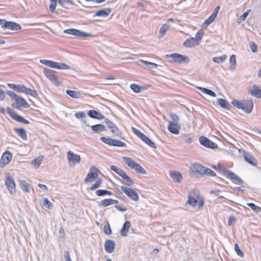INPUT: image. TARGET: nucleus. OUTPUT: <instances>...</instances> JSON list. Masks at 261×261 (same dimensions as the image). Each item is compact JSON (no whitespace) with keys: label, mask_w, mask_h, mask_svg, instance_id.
<instances>
[{"label":"nucleus","mask_w":261,"mask_h":261,"mask_svg":"<svg viewBox=\"0 0 261 261\" xmlns=\"http://www.w3.org/2000/svg\"><path fill=\"white\" fill-rule=\"evenodd\" d=\"M122 159L125 164L130 168L134 169L137 173L141 174H146V170L133 159L126 156H123Z\"/></svg>","instance_id":"f257e3e1"},{"label":"nucleus","mask_w":261,"mask_h":261,"mask_svg":"<svg viewBox=\"0 0 261 261\" xmlns=\"http://www.w3.org/2000/svg\"><path fill=\"white\" fill-rule=\"evenodd\" d=\"M165 58L170 59V62H174L178 63H189L190 62L188 57L177 53L166 55Z\"/></svg>","instance_id":"f03ea898"},{"label":"nucleus","mask_w":261,"mask_h":261,"mask_svg":"<svg viewBox=\"0 0 261 261\" xmlns=\"http://www.w3.org/2000/svg\"><path fill=\"white\" fill-rule=\"evenodd\" d=\"M40 62L47 66L58 69H69L70 67L64 63H58L50 60H41Z\"/></svg>","instance_id":"7ed1b4c3"},{"label":"nucleus","mask_w":261,"mask_h":261,"mask_svg":"<svg viewBox=\"0 0 261 261\" xmlns=\"http://www.w3.org/2000/svg\"><path fill=\"white\" fill-rule=\"evenodd\" d=\"M43 72L53 84L57 86L60 85L61 83L59 81L58 76L56 74V71L45 68L43 69Z\"/></svg>","instance_id":"20e7f679"},{"label":"nucleus","mask_w":261,"mask_h":261,"mask_svg":"<svg viewBox=\"0 0 261 261\" xmlns=\"http://www.w3.org/2000/svg\"><path fill=\"white\" fill-rule=\"evenodd\" d=\"M5 185L11 194H15L16 192V185L14 178L10 174L6 175Z\"/></svg>","instance_id":"39448f33"},{"label":"nucleus","mask_w":261,"mask_h":261,"mask_svg":"<svg viewBox=\"0 0 261 261\" xmlns=\"http://www.w3.org/2000/svg\"><path fill=\"white\" fill-rule=\"evenodd\" d=\"M7 111L10 117L15 121L25 124H28L30 123L28 120L23 118L22 116L19 115L16 112L12 110L11 108H7Z\"/></svg>","instance_id":"423d86ee"},{"label":"nucleus","mask_w":261,"mask_h":261,"mask_svg":"<svg viewBox=\"0 0 261 261\" xmlns=\"http://www.w3.org/2000/svg\"><path fill=\"white\" fill-rule=\"evenodd\" d=\"M239 151L241 153L245 161L253 166L257 167V161L254 157L251 155L244 150L239 149Z\"/></svg>","instance_id":"0eeeda50"},{"label":"nucleus","mask_w":261,"mask_h":261,"mask_svg":"<svg viewBox=\"0 0 261 261\" xmlns=\"http://www.w3.org/2000/svg\"><path fill=\"white\" fill-rule=\"evenodd\" d=\"M122 191L133 201H137L139 199V196L137 193L132 189L122 186L120 187Z\"/></svg>","instance_id":"6e6552de"},{"label":"nucleus","mask_w":261,"mask_h":261,"mask_svg":"<svg viewBox=\"0 0 261 261\" xmlns=\"http://www.w3.org/2000/svg\"><path fill=\"white\" fill-rule=\"evenodd\" d=\"M105 121L108 127L111 129V132L114 134L115 136L119 138L122 137V132L114 123L110 121L108 118H106Z\"/></svg>","instance_id":"1a4fd4ad"},{"label":"nucleus","mask_w":261,"mask_h":261,"mask_svg":"<svg viewBox=\"0 0 261 261\" xmlns=\"http://www.w3.org/2000/svg\"><path fill=\"white\" fill-rule=\"evenodd\" d=\"M65 33L69 34L77 37H90L92 36V34L88 33L75 29H69L64 31Z\"/></svg>","instance_id":"9d476101"},{"label":"nucleus","mask_w":261,"mask_h":261,"mask_svg":"<svg viewBox=\"0 0 261 261\" xmlns=\"http://www.w3.org/2000/svg\"><path fill=\"white\" fill-rule=\"evenodd\" d=\"M98 169L94 166H92L90 168V170L86 178L84 179L85 183L92 182L93 179L96 178L98 176Z\"/></svg>","instance_id":"9b49d317"},{"label":"nucleus","mask_w":261,"mask_h":261,"mask_svg":"<svg viewBox=\"0 0 261 261\" xmlns=\"http://www.w3.org/2000/svg\"><path fill=\"white\" fill-rule=\"evenodd\" d=\"M200 143L205 147L215 149L218 147V145L216 143L212 142L207 138L204 136H201L199 138Z\"/></svg>","instance_id":"f8f14e48"},{"label":"nucleus","mask_w":261,"mask_h":261,"mask_svg":"<svg viewBox=\"0 0 261 261\" xmlns=\"http://www.w3.org/2000/svg\"><path fill=\"white\" fill-rule=\"evenodd\" d=\"M2 28L7 29L11 30H19L21 29L20 24L15 23L13 21H5L3 22V24H1Z\"/></svg>","instance_id":"ddd939ff"},{"label":"nucleus","mask_w":261,"mask_h":261,"mask_svg":"<svg viewBox=\"0 0 261 261\" xmlns=\"http://www.w3.org/2000/svg\"><path fill=\"white\" fill-rule=\"evenodd\" d=\"M13 106L16 109H19L20 108L27 109L30 107V105L24 98H21L18 96V97L15 99V103L13 104Z\"/></svg>","instance_id":"4468645a"},{"label":"nucleus","mask_w":261,"mask_h":261,"mask_svg":"<svg viewBox=\"0 0 261 261\" xmlns=\"http://www.w3.org/2000/svg\"><path fill=\"white\" fill-rule=\"evenodd\" d=\"M197 204L198 207H201L204 205V202L203 200L198 201L197 199L193 197L190 194H189L188 195V200L186 202V204H189L192 206H195Z\"/></svg>","instance_id":"2eb2a0df"},{"label":"nucleus","mask_w":261,"mask_h":261,"mask_svg":"<svg viewBox=\"0 0 261 261\" xmlns=\"http://www.w3.org/2000/svg\"><path fill=\"white\" fill-rule=\"evenodd\" d=\"M225 176L227 178H229L236 184L241 185L243 182L242 179L231 171L229 170L228 171H226Z\"/></svg>","instance_id":"dca6fc26"},{"label":"nucleus","mask_w":261,"mask_h":261,"mask_svg":"<svg viewBox=\"0 0 261 261\" xmlns=\"http://www.w3.org/2000/svg\"><path fill=\"white\" fill-rule=\"evenodd\" d=\"M205 167L199 164H194L191 168V172L196 174L203 175Z\"/></svg>","instance_id":"f3484780"},{"label":"nucleus","mask_w":261,"mask_h":261,"mask_svg":"<svg viewBox=\"0 0 261 261\" xmlns=\"http://www.w3.org/2000/svg\"><path fill=\"white\" fill-rule=\"evenodd\" d=\"M253 103L252 100H246L243 101V108L242 109L245 112L250 114L253 109Z\"/></svg>","instance_id":"a211bd4d"},{"label":"nucleus","mask_w":261,"mask_h":261,"mask_svg":"<svg viewBox=\"0 0 261 261\" xmlns=\"http://www.w3.org/2000/svg\"><path fill=\"white\" fill-rule=\"evenodd\" d=\"M250 94L257 98H261V89L256 85H253L249 89Z\"/></svg>","instance_id":"6ab92c4d"},{"label":"nucleus","mask_w":261,"mask_h":261,"mask_svg":"<svg viewBox=\"0 0 261 261\" xmlns=\"http://www.w3.org/2000/svg\"><path fill=\"white\" fill-rule=\"evenodd\" d=\"M67 158L69 162L78 164L81 161V156L77 154L74 153L71 151L67 152Z\"/></svg>","instance_id":"aec40b11"},{"label":"nucleus","mask_w":261,"mask_h":261,"mask_svg":"<svg viewBox=\"0 0 261 261\" xmlns=\"http://www.w3.org/2000/svg\"><path fill=\"white\" fill-rule=\"evenodd\" d=\"M115 243L111 240H107L105 243V248L106 251L109 253H112L115 249Z\"/></svg>","instance_id":"412c9836"},{"label":"nucleus","mask_w":261,"mask_h":261,"mask_svg":"<svg viewBox=\"0 0 261 261\" xmlns=\"http://www.w3.org/2000/svg\"><path fill=\"white\" fill-rule=\"evenodd\" d=\"M168 129L170 133L176 135L179 134L180 125L178 123H169Z\"/></svg>","instance_id":"4be33fe9"},{"label":"nucleus","mask_w":261,"mask_h":261,"mask_svg":"<svg viewBox=\"0 0 261 261\" xmlns=\"http://www.w3.org/2000/svg\"><path fill=\"white\" fill-rule=\"evenodd\" d=\"M139 64L144 68H148L149 69H154L158 67V65L155 63L144 61L142 60H140L139 61Z\"/></svg>","instance_id":"5701e85b"},{"label":"nucleus","mask_w":261,"mask_h":261,"mask_svg":"<svg viewBox=\"0 0 261 261\" xmlns=\"http://www.w3.org/2000/svg\"><path fill=\"white\" fill-rule=\"evenodd\" d=\"M130 227V223L129 221H126L123 225L122 228L120 231V235L122 237H126L127 236V233L129 231V229Z\"/></svg>","instance_id":"b1692460"},{"label":"nucleus","mask_w":261,"mask_h":261,"mask_svg":"<svg viewBox=\"0 0 261 261\" xmlns=\"http://www.w3.org/2000/svg\"><path fill=\"white\" fill-rule=\"evenodd\" d=\"M118 203V200L113 199H105L102 200L99 203V206L106 207L111 204Z\"/></svg>","instance_id":"393cba45"},{"label":"nucleus","mask_w":261,"mask_h":261,"mask_svg":"<svg viewBox=\"0 0 261 261\" xmlns=\"http://www.w3.org/2000/svg\"><path fill=\"white\" fill-rule=\"evenodd\" d=\"M88 115L90 117L92 118L99 120L105 118V116L93 110L89 111L88 112Z\"/></svg>","instance_id":"a878e982"},{"label":"nucleus","mask_w":261,"mask_h":261,"mask_svg":"<svg viewBox=\"0 0 261 261\" xmlns=\"http://www.w3.org/2000/svg\"><path fill=\"white\" fill-rule=\"evenodd\" d=\"M14 130L17 134L22 140H27L28 136L25 130L23 128H14Z\"/></svg>","instance_id":"bb28decb"},{"label":"nucleus","mask_w":261,"mask_h":261,"mask_svg":"<svg viewBox=\"0 0 261 261\" xmlns=\"http://www.w3.org/2000/svg\"><path fill=\"white\" fill-rule=\"evenodd\" d=\"M198 44L199 43L193 37L187 39L184 43V46L186 47H192Z\"/></svg>","instance_id":"cd10ccee"},{"label":"nucleus","mask_w":261,"mask_h":261,"mask_svg":"<svg viewBox=\"0 0 261 261\" xmlns=\"http://www.w3.org/2000/svg\"><path fill=\"white\" fill-rule=\"evenodd\" d=\"M170 176L174 181L176 182H180L182 179V176L179 172L175 171L170 172Z\"/></svg>","instance_id":"c85d7f7f"},{"label":"nucleus","mask_w":261,"mask_h":261,"mask_svg":"<svg viewBox=\"0 0 261 261\" xmlns=\"http://www.w3.org/2000/svg\"><path fill=\"white\" fill-rule=\"evenodd\" d=\"M111 12L110 9H101L98 11L94 15V16H102L106 17L108 16Z\"/></svg>","instance_id":"c756f323"},{"label":"nucleus","mask_w":261,"mask_h":261,"mask_svg":"<svg viewBox=\"0 0 261 261\" xmlns=\"http://www.w3.org/2000/svg\"><path fill=\"white\" fill-rule=\"evenodd\" d=\"M12 158V154L8 151H6L3 154L2 157V161L6 164H8Z\"/></svg>","instance_id":"7c9ffc66"},{"label":"nucleus","mask_w":261,"mask_h":261,"mask_svg":"<svg viewBox=\"0 0 261 261\" xmlns=\"http://www.w3.org/2000/svg\"><path fill=\"white\" fill-rule=\"evenodd\" d=\"M218 103L222 108L226 110H230L229 104L226 100L222 98H219L218 100Z\"/></svg>","instance_id":"2f4dec72"},{"label":"nucleus","mask_w":261,"mask_h":261,"mask_svg":"<svg viewBox=\"0 0 261 261\" xmlns=\"http://www.w3.org/2000/svg\"><path fill=\"white\" fill-rule=\"evenodd\" d=\"M91 129L93 132H98L106 130V127L101 124H95L91 126Z\"/></svg>","instance_id":"473e14b6"},{"label":"nucleus","mask_w":261,"mask_h":261,"mask_svg":"<svg viewBox=\"0 0 261 261\" xmlns=\"http://www.w3.org/2000/svg\"><path fill=\"white\" fill-rule=\"evenodd\" d=\"M111 143H111V146H117V147H121L126 146V144L124 142H122L121 141H119V140H115V139L111 138Z\"/></svg>","instance_id":"72a5a7b5"},{"label":"nucleus","mask_w":261,"mask_h":261,"mask_svg":"<svg viewBox=\"0 0 261 261\" xmlns=\"http://www.w3.org/2000/svg\"><path fill=\"white\" fill-rule=\"evenodd\" d=\"M20 186L23 191L28 193L30 192V185L26 181L20 180Z\"/></svg>","instance_id":"f704fd0d"},{"label":"nucleus","mask_w":261,"mask_h":261,"mask_svg":"<svg viewBox=\"0 0 261 261\" xmlns=\"http://www.w3.org/2000/svg\"><path fill=\"white\" fill-rule=\"evenodd\" d=\"M143 142H144L146 144L148 145L150 147L152 148H155V144L153 142H152L148 137H147L145 135L141 139Z\"/></svg>","instance_id":"c9c22d12"},{"label":"nucleus","mask_w":261,"mask_h":261,"mask_svg":"<svg viewBox=\"0 0 261 261\" xmlns=\"http://www.w3.org/2000/svg\"><path fill=\"white\" fill-rule=\"evenodd\" d=\"M124 180L123 184L128 186H130L134 184V181L132 179L126 174L122 177Z\"/></svg>","instance_id":"e433bc0d"},{"label":"nucleus","mask_w":261,"mask_h":261,"mask_svg":"<svg viewBox=\"0 0 261 261\" xmlns=\"http://www.w3.org/2000/svg\"><path fill=\"white\" fill-rule=\"evenodd\" d=\"M200 91L204 94H207L212 97H215L216 96V93L212 90L205 88H199Z\"/></svg>","instance_id":"4c0bfd02"},{"label":"nucleus","mask_w":261,"mask_h":261,"mask_svg":"<svg viewBox=\"0 0 261 261\" xmlns=\"http://www.w3.org/2000/svg\"><path fill=\"white\" fill-rule=\"evenodd\" d=\"M169 27L170 26L166 23L164 24L162 26L159 32V37H162L164 36L166 31L169 29Z\"/></svg>","instance_id":"58836bf2"},{"label":"nucleus","mask_w":261,"mask_h":261,"mask_svg":"<svg viewBox=\"0 0 261 261\" xmlns=\"http://www.w3.org/2000/svg\"><path fill=\"white\" fill-rule=\"evenodd\" d=\"M226 59L227 56L226 55H223L221 57H214L212 59V60L214 62L220 63L224 62Z\"/></svg>","instance_id":"ea45409f"},{"label":"nucleus","mask_w":261,"mask_h":261,"mask_svg":"<svg viewBox=\"0 0 261 261\" xmlns=\"http://www.w3.org/2000/svg\"><path fill=\"white\" fill-rule=\"evenodd\" d=\"M43 156H40L32 161V164L34 165L36 168H38L40 165L43 161Z\"/></svg>","instance_id":"a19ab883"},{"label":"nucleus","mask_w":261,"mask_h":261,"mask_svg":"<svg viewBox=\"0 0 261 261\" xmlns=\"http://www.w3.org/2000/svg\"><path fill=\"white\" fill-rule=\"evenodd\" d=\"M66 93L73 98H79L80 94L79 92L71 90H67Z\"/></svg>","instance_id":"79ce46f5"},{"label":"nucleus","mask_w":261,"mask_h":261,"mask_svg":"<svg viewBox=\"0 0 261 261\" xmlns=\"http://www.w3.org/2000/svg\"><path fill=\"white\" fill-rule=\"evenodd\" d=\"M24 93L27 95H31L33 97H36L37 96L38 94L36 90H32L30 88L26 87V89L25 90Z\"/></svg>","instance_id":"37998d69"},{"label":"nucleus","mask_w":261,"mask_h":261,"mask_svg":"<svg viewBox=\"0 0 261 261\" xmlns=\"http://www.w3.org/2000/svg\"><path fill=\"white\" fill-rule=\"evenodd\" d=\"M203 35V32L202 30H199L198 32H197L196 34H195V36L194 37H193L195 40L198 42L199 43V42H200L202 38V36Z\"/></svg>","instance_id":"c03bdc74"},{"label":"nucleus","mask_w":261,"mask_h":261,"mask_svg":"<svg viewBox=\"0 0 261 261\" xmlns=\"http://www.w3.org/2000/svg\"><path fill=\"white\" fill-rule=\"evenodd\" d=\"M102 182V180L101 178H98V179L94 184L90 188V189L91 191H94L96 189L100 187V185Z\"/></svg>","instance_id":"a18cd8bd"},{"label":"nucleus","mask_w":261,"mask_h":261,"mask_svg":"<svg viewBox=\"0 0 261 261\" xmlns=\"http://www.w3.org/2000/svg\"><path fill=\"white\" fill-rule=\"evenodd\" d=\"M231 104L237 109H242L243 108V101L241 102L238 100H233L231 101Z\"/></svg>","instance_id":"49530a36"},{"label":"nucleus","mask_w":261,"mask_h":261,"mask_svg":"<svg viewBox=\"0 0 261 261\" xmlns=\"http://www.w3.org/2000/svg\"><path fill=\"white\" fill-rule=\"evenodd\" d=\"M248 206L251 207V208L255 212L258 213L261 211V208L259 206L256 205L253 203H247Z\"/></svg>","instance_id":"de8ad7c7"},{"label":"nucleus","mask_w":261,"mask_h":261,"mask_svg":"<svg viewBox=\"0 0 261 261\" xmlns=\"http://www.w3.org/2000/svg\"><path fill=\"white\" fill-rule=\"evenodd\" d=\"M230 68L231 69H234L235 66L237 64V61H236V57L234 55H232L230 56Z\"/></svg>","instance_id":"09e8293b"},{"label":"nucleus","mask_w":261,"mask_h":261,"mask_svg":"<svg viewBox=\"0 0 261 261\" xmlns=\"http://www.w3.org/2000/svg\"><path fill=\"white\" fill-rule=\"evenodd\" d=\"M215 17L211 15V16L204 21L203 25H205V27H207L215 20Z\"/></svg>","instance_id":"8fccbe9b"},{"label":"nucleus","mask_w":261,"mask_h":261,"mask_svg":"<svg viewBox=\"0 0 261 261\" xmlns=\"http://www.w3.org/2000/svg\"><path fill=\"white\" fill-rule=\"evenodd\" d=\"M6 93L9 96L11 99L15 101V99L18 97V95L15 93L14 92L11 91H6Z\"/></svg>","instance_id":"3c124183"},{"label":"nucleus","mask_w":261,"mask_h":261,"mask_svg":"<svg viewBox=\"0 0 261 261\" xmlns=\"http://www.w3.org/2000/svg\"><path fill=\"white\" fill-rule=\"evenodd\" d=\"M103 232L105 233L110 235L112 234V230L111 229L110 224L108 222H107V223L106 225H105L103 227Z\"/></svg>","instance_id":"603ef678"},{"label":"nucleus","mask_w":261,"mask_h":261,"mask_svg":"<svg viewBox=\"0 0 261 261\" xmlns=\"http://www.w3.org/2000/svg\"><path fill=\"white\" fill-rule=\"evenodd\" d=\"M170 116L172 121H170L169 123H178L177 121L179 120V117L176 114L171 113Z\"/></svg>","instance_id":"864d4df0"},{"label":"nucleus","mask_w":261,"mask_h":261,"mask_svg":"<svg viewBox=\"0 0 261 261\" xmlns=\"http://www.w3.org/2000/svg\"><path fill=\"white\" fill-rule=\"evenodd\" d=\"M57 0H50V4L49 5V9L51 12H55L57 6Z\"/></svg>","instance_id":"5fc2aeb1"},{"label":"nucleus","mask_w":261,"mask_h":261,"mask_svg":"<svg viewBox=\"0 0 261 261\" xmlns=\"http://www.w3.org/2000/svg\"><path fill=\"white\" fill-rule=\"evenodd\" d=\"M43 205L48 209H50L53 207L52 203L47 198H43Z\"/></svg>","instance_id":"6e6d98bb"},{"label":"nucleus","mask_w":261,"mask_h":261,"mask_svg":"<svg viewBox=\"0 0 261 261\" xmlns=\"http://www.w3.org/2000/svg\"><path fill=\"white\" fill-rule=\"evenodd\" d=\"M204 171V174L207 175V176H216L215 172L209 168L205 167Z\"/></svg>","instance_id":"4d7b16f0"},{"label":"nucleus","mask_w":261,"mask_h":261,"mask_svg":"<svg viewBox=\"0 0 261 261\" xmlns=\"http://www.w3.org/2000/svg\"><path fill=\"white\" fill-rule=\"evenodd\" d=\"M234 249H235V251L237 253V254L241 256V257H243L244 256V253L243 252V251L240 249L239 248V245H238L237 243H236L234 244Z\"/></svg>","instance_id":"13d9d810"},{"label":"nucleus","mask_w":261,"mask_h":261,"mask_svg":"<svg viewBox=\"0 0 261 261\" xmlns=\"http://www.w3.org/2000/svg\"><path fill=\"white\" fill-rule=\"evenodd\" d=\"M132 130L133 133L136 135L141 140L143 138V137L144 136V134L141 133L139 130L138 129L132 127Z\"/></svg>","instance_id":"bf43d9fd"},{"label":"nucleus","mask_w":261,"mask_h":261,"mask_svg":"<svg viewBox=\"0 0 261 261\" xmlns=\"http://www.w3.org/2000/svg\"><path fill=\"white\" fill-rule=\"evenodd\" d=\"M130 88L136 93H139L141 91V87L138 85L132 84L130 85Z\"/></svg>","instance_id":"052dcab7"},{"label":"nucleus","mask_w":261,"mask_h":261,"mask_svg":"<svg viewBox=\"0 0 261 261\" xmlns=\"http://www.w3.org/2000/svg\"><path fill=\"white\" fill-rule=\"evenodd\" d=\"M26 89V87L23 85L18 84L17 85V89L16 91L17 92L19 93H24L25 92V90Z\"/></svg>","instance_id":"680f3d73"},{"label":"nucleus","mask_w":261,"mask_h":261,"mask_svg":"<svg viewBox=\"0 0 261 261\" xmlns=\"http://www.w3.org/2000/svg\"><path fill=\"white\" fill-rule=\"evenodd\" d=\"M100 140L105 144L111 146V138L102 137L100 138Z\"/></svg>","instance_id":"e2e57ef3"},{"label":"nucleus","mask_w":261,"mask_h":261,"mask_svg":"<svg viewBox=\"0 0 261 261\" xmlns=\"http://www.w3.org/2000/svg\"><path fill=\"white\" fill-rule=\"evenodd\" d=\"M250 47L251 51L255 53L257 51V45L253 42H251L250 43Z\"/></svg>","instance_id":"0e129e2a"},{"label":"nucleus","mask_w":261,"mask_h":261,"mask_svg":"<svg viewBox=\"0 0 261 261\" xmlns=\"http://www.w3.org/2000/svg\"><path fill=\"white\" fill-rule=\"evenodd\" d=\"M75 116L78 119L86 118V115L85 113L83 112H80L75 113Z\"/></svg>","instance_id":"69168bd1"},{"label":"nucleus","mask_w":261,"mask_h":261,"mask_svg":"<svg viewBox=\"0 0 261 261\" xmlns=\"http://www.w3.org/2000/svg\"><path fill=\"white\" fill-rule=\"evenodd\" d=\"M106 190H98L96 191L95 194L98 196H102L106 195Z\"/></svg>","instance_id":"338daca9"},{"label":"nucleus","mask_w":261,"mask_h":261,"mask_svg":"<svg viewBox=\"0 0 261 261\" xmlns=\"http://www.w3.org/2000/svg\"><path fill=\"white\" fill-rule=\"evenodd\" d=\"M251 10H247L246 12L244 13L240 17L241 20H245L246 17L248 16Z\"/></svg>","instance_id":"774afa93"}]
</instances>
